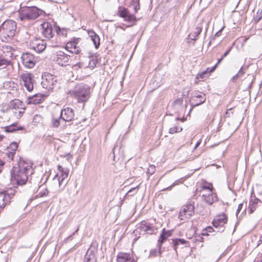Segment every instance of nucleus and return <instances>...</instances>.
Masks as SVG:
<instances>
[{"instance_id": "28", "label": "nucleus", "mask_w": 262, "mask_h": 262, "mask_svg": "<svg viewBox=\"0 0 262 262\" xmlns=\"http://www.w3.org/2000/svg\"><path fill=\"white\" fill-rule=\"evenodd\" d=\"M201 192L203 193L204 192H209L214 190L213 186L212 184L205 183L202 184L201 187Z\"/></svg>"}, {"instance_id": "56", "label": "nucleus", "mask_w": 262, "mask_h": 262, "mask_svg": "<svg viewBox=\"0 0 262 262\" xmlns=\"http://www.w3.org/2000/svg\"><path fill=\"white\" fill-rule=\"evenodd\" d=\"M6 48L7 49L8 52H11L13 49L11 46H7Z\"/></svg>"}, {"instance_id": "22", "label": "nucleus", "mask_w": 262, "mask_h": 262, "mask_svg": "<svg viewBox=\"0 0 262 262\" xmlns=\"http://www.w3.org/2000/svg\"><path fill=\"white\" fill-rule=\"evenodd\" d=\"M171 235L169 231H165V229H163L162 232L160 234V236L158 239V246L159 247V250L161 248L162 243L165 241L167 238Z\"/></svg>"}, {"instance_id": "29", "label": "nucleus", "mask_w": 262, "mask_h": 262, "mask_svg": "<svg viewBox=\"0 0 262 262\" xmlns=\"http://www.w3.org/2000/svg\"><path fill=\"white\" fill-rule=\"evenodd\" d=\"M202 32V28L201 27H197L195 29V31L192 32L189 35V36L192 40H195L197 39L198 36L200 35Z\"/></svg>"}, {"instance_id": "21", "label": "nucleus", "mask_w": 262, "mask_h": 262, "mask_svg": "<svg viewBox=\"0 0 262 262\" xmlns=\"http://www.w3.org/2000/svg\"><path fill=\"white\" fill-rule=\"evenodd\" d=\"M43 100V95L40 94H36L28 98L29 104H38Z\"/></svg>"}, {"instance_id": "54", "label": "nucleus", "mask_w": 262, "mask_h": 262, "mask_svg": "<svg viewBox=\"0 0 262 262\" xmlns=\"http://www.w3.org/2000/svg\"><path fill=\"white\" fill-rule=\"evenodd\" d=\"M4 165V162L0 159V173L2 172L3 169V166Z\"/></svg>"}, {"instance_id": "30", "label": "nucleus", "mask_w": 262, "mask_h": 262, "mask_svg": "<svg viewBox=\"0 0 262 262\" xmlns=\"http://www.w3.org/2000/svg\"><path fill=\"white\" fill-rule=\"evenodd\" d=\"M187 242L184 239L176 238L173 240V244L174 249L176 250L179 248L180 245H184L186 244Z\"/></svg>"}, {"instance_id": "31", "label": "nucleus", "mask_w": 262, "mask_h": 262, "mask_svg": "<svg viewBox=\"0 0 262 262\" xmlns=\"http://www.w3.org/2000/svg\"><path fill=\"white\" fill-rule=\"evenodd\" d=\"M245 68L244 66H242L238 73L232 78L233 81H236L238 78H241L244 75L245 73L244 71Z\"/></svg>"}, {"instance_id": "6", "label": "nucleus", "mask_w": 262, "mask_h": 262, "mask_svg": "<svg viewBox=\"0 0 262 262\" xmlns=\"http://www.w3.org/2000/svg\"><path fill=\"white\" fill-rule=\"evenodd\" d=\"M57 82L56 77L52 74L47 73L42 76L41 85L48 91L53 90Z\"/></svg>"}, {"instance_id": "24", "label": "nucleus", "mask_w": 262, "mask_h": 262, "mask_svg": "<svg viewBox=\"0 0 262 262\" xmlns=\"http://www.w3.org/2000/svg\"><path fill=\"white\" fill-rule=\"evenodd\" d=\"M10 107L12 109L24 110L23 102L19 99H14L10 102Z\"/></svg>"}, {"instance_id": "23", "label": "nucleus", "mask_w": 262, "mask_h": 262, "mask_svg": "<svg viewBox=\"0 0 262 262\" xmlns=\"http://www.w3.org/2000/svg\"><path fill=\"white\" fill-rule=\"evenodd\" d=\"M11 63V59H9L6 55H0V69H4Z\"/></svg>"}, {"instance_id": "33", "label": "nucleus", "mask_w": 262, "mask_h": 262, "mask_svg": "<svg viewBox=\"0 0 262 262\" xmlns=\"http://www.w3.org/2000/svg\"><path fill=\"white\" fill-rule=\"evenodd\" d=\"M182 130V127L180 126H176L170 128L169 133L170 134H174L175 133H180Z\"/></svg>"}, {"instance_id": "44", "label": "nucleus", "mask_w": 262, "mask_h": 262, "mask_svg": "<svg viewBox=\"0 0 262 262\" xmlns=\"http://www.w3.org/2000/svg\"><path fill=\"white\" fill-rule=\"evenodd\" d=\"M208 74H207V71H203L201 73H199L197 76H196V78L199 79V78H203L204 77H205V75Z\"/></svg>"}, {"instance_id": "59", "label": "nucleus", "mask_w": 262, "mask_h": 262, "mask_svg": "<svg viewBox=\"0 0 262 262\" xmlns=\"http://www.w3.org/2000/svg\"><path fill=\"white\" fill-rule=\"evenodd\" d=\"M58 169L59 171V172H60L61 171L65 169V168H63L61 166L58 165Z\"/></svg>"}, {"instance_id": "50", "label": "nucleus", "mask_w": 262, "mask_h": 262, "mask_svg": "<svg viewBox=\"0 0 262 262\" xmlns=\"http://www.w3.org/2000/svg\"><path fill=\"white\" fill-rule=\"evenodd\" d=\"M157 252H157V250L156 249H152L150 252L149 256H155L156 255H157Z\"/></svg>"}, {"instance_id": "8", "label": "nucleus", "mask_w": 262, "mask_h": 262, "mask_svg": "<svg viewBox=\"0 0 262 262\" xmlns=\"http://www.w3.org/2000/svg\"><path fill=\"white\" fill-rule=\"evenodd\" d=\"M193 204V203L190 202L182 207L179 215V218L181 220L188 219L194 214V207Z\"/></svg>"}, {"instance_id": "51", "label": "nucleus", "mask_w": 262, "mask_h": 262, "mask_svg": "<svg viewBox=\"0 0 262 262\" xmlns=\"http://www.w3.org/2000/svg\"><path fill=\"white\" fill-rule=\"evenodd\" d=\"M222 29H221L215 34L214 36L212 37V39H215L216 37H219L221 35Z\"/></svg>"}, {"instance_id": "7", "label": "nucleus", "mask_w": 262, "mask_h": 262, "mask_svg": "<svg viewBox=\"0 0 262 262\" xmlns=\"http://www.w3.org/2000/svg\"><path fill=\"white\" fill-rule=\"evenodd\" d=\"M138 229H139L140 234H152L157 230L158 228L152 223L143 221L139 224Z\"/></svg>"}, {"instance_id": "37", "label": "nucleus", "mask_w": 262, "mask_h": 262, "mask_svg": "<svg viewBox=\"0 0 262 262\" xmlns=\"http://www.w3.org/2000/svg\"><path fill=\"white\" fill-rule=\"evenodd\" d=\"M138 188H139V186H137L136 187H134V188H131L127 192V193H126V195H130V196L134 195L135 194H136L137 192Z\"/></svg>"}, {"instance_id": "12", "label": "nucleus", "mask_w": 262, "mask_h": 262, "mask_svg": "<svg viewBox=\"0 0 262 262\" xmlns=\"http://www.w3.org/2000/svg\"><path fill=\"white\" fill-rule=\"evenodd\" d=\"M20 79L27 90L29 92L32 91L35 82L34 76L30 73H23L20 75Z\"/></svg>"}, {"instance_id": "25", "label": "nucleus", "mask_w": 262, "mask_h": 262, "mask_svg": "<svg viewBox=\"0 0 262 262\" xmlns=\"http://www.w3.org/2000/svg\"><path fill=\"white\" fill-rule=\"evenodd\" d=\"M15 190L13 188H9L6 191L2 192V193L5 194V198L6 201L8 203V204L10 202V200L13 198L14 195L15 194Z\"/></svg>"}, {"instance_id": "43", "label": "nucleus", "mask_w": 262, "mask_h": 262, "mask_svg": "<svg viewBox=\"0 0 262 262\" xmlns=\"http://www.w3.org/2000/svg\"><path fill=\"white\" fill-rule=\"evenodd\" d=\"M15 153L10 150H8L7 152H6V155H7L8 158H9L11 160H13L14 156Z\"/></svg>"}, {"instance_id": "45", "label": "nucleus", "mask_w": 262, "mask_h": 262, "mask_svg": "<svg viewBox=\"0 0 262 262\" xmlns=\"http://www.w3.org/2000/svg\"><path fill=\"white\" fill-rule=\"evenodd\" d=\"M261 17H262V11H260V12L259 13H257V16L255 18V21L257 23H258L261 19Z\"/></svg>"}, {"instance_id": "15", "label": "nucleus", "mask_w": 262, "mask_h": 262, "mask_svg": "<svg viewBox=\"0 0 262 262\" xmlns=\"http://www.w3.org/2000/svg\"><path fill=\"white\" fill-rule=\"evenodd\" d=\"M202 200L209 205L217 202L218 197L215 190L202 193Z\"/></svg>"}, {"instance_id": "32", "label": "nucleus", "mask_w": 262, "mask_h": 262, "mask_svg": "<svg viewBox=\"0 0 262 262\" xmlns=\"http://www.w3.org/2000/svg\"><path fill=\"white\" fill-rule=\"evenodd\" d=\"M84 262H96V260L93 254L88 255L86 254L84 257Z\"/></svg>"}, {"instance_id": "9", "label": "nucleus", "mask_w": 262, "mask_h": 262, "mask_svg": "<svg viewBox=\"0 0 262 262\" xmlns=\"http://www.w3.org/2000/svg\"><path fill=\"white\" fill-rule=\"evenodd\" d=\"M46 42L43 39L35 37H32V38H30V48L37 53H41L46 48Z\"/></svg>"}, {"instance_id": "11", "label": "nucleus", "mask_w": 262, "mask_h": 262, "mask_svg": "<svg viewBox=\"0 0 262 262\" xmlns=\"http://www.w3.org/2000/svg\"><path fill=\"white\" fill-rule=\"evenodd\" d=\"M70 56L61 51H57L53 57V60L61 66L69 64Z\"/></svg>"}, {"instance_id": "27", "label": "nucleus", "mask_w": 262, "mask_h": 262, "mask_svg": "<svg viewBox=\"0 0 262 262\" xmlns=\"http://www.w3.org/2000/svg\"><path fill=\"white\" fill-rule=\"evenodd\" d=\"M16 125V123H13L10 125L5 126L4 127L5 131L7 133H11L23 129L22 127H17Z\"/></svg>"}, {"instance_id": "36", "label": "nucleus", "mask_w": 262, "mask_h": 262, "mask_svg": "<svg viewBox=\"0 0 262 262\" xmlns=\"http://www.w3.org/2000/svg\"><path fill=\"white\" fill-rule=\"evenodd\" d=\"M89 66L92 69L94 68L97 63V60L96 57H92V58L89 60Z\"/></svg>"}, {"instance_id": "34", "label": "nucleus", "mask_w": 262, "mask_h": 262, "mask_svg": "<svg viewBox=\"0 0 262 262\" xmlns=\"http://www.w3.org/2000/svg\"><path fill=\"white\" fill-rule=\"evenodd\" d=\"M184 181V179L183 178L179 179L177 180H176L171 186L169 187L164 189L163 190H171V189L174 186L178 185L181 183H182Z\"/></svg>"}, {"instance_id": "58", "label": "nucleus", "mask_w": 262, "mask_h": 262, "mask_svg": "<svg viewBox=\"0 0 262 262\" xmlns=\"http://www.w3.org/2000/svg\"><path fill=\"white\" fill-rule=\"evenodd\" d=\"M24 113L23 111L21 110H19L18 111V115L17 116V117H20L22 115V114Z\"/></svg>"}, {"instance_id": "48", "label": "nucleus", "mask_w": 262, "mask_h": 262, "mask_svg": "<svg viewBox=\"0 0 262 262\" xmlns=\"http://www.w3.org/2000/svg\"><path fill=\"white\" fill-rule=\"evenodd\" d=\"M249 203L257 206L258 203H261V201L259 199L255 198L253 200H251Z\"/></svg>"}, {"instance_id": "39", "label": "nucleus", "mask_w": 262, "mask_h": 262, "mask_svg": "<svg viewBox=\"0 0 262 262\" xmlns=\"http://www.w3.org/2000/svg\"><path fill=\"white\" fill-rule=\"evenodd\" d=\"M156 171V166L154 165H150L147 170V173L150 175L153 174Z\"/></svg>"}, {"instance_id": "17", "label": "nucleus", "mask_w": 262, "mask_h": 262, "mask_svg": "<svg viewBox=\"0 0 262 262\" xmlns=\"http://www.w3.org/2000/svg\"><path fill=\"white\" fill-rule=\"evenodd\" d=\"M61 118L64 121H72L74 117V113L72 108L67 107L62 110L60 113Z\"/></svg>"}, {"instance_id": "19", "label": "nucleus", "mask_w": 262, "mask_h": 262, "mask_svg": "<svg viewBox=\"0 0 262 262\" xmlns=\"http://www.w3.org/2000/svg\"><path fill=\"white\" fill-rule=\"evenodd\" d=\"M205 100V95L202 93L198 95H194L191 100V103L194 106H198L204 103Z\"/></svg>"}, {"instance_id": "20", "label": "nucleus", "mask_w": 262, "mask_h": 262, "mask_svg": "<svg viewBox=\"0 0 262 262\" xmlns=\"http://www.w3.org/2000/svg\"><path fill=\"white\" fill-rule=\"evenodd\" d=\"M88 33L93 42L95 48L98 49L100 45L99 36L92 29L88 30Z\"/></svg>"}, {"instance_id": "38", "label": "nucleus", "mask_w": 262, "mask_h": 262, "mask_svg": "<svg viewBox=\"0 0 262 262\" xmlns=\"http://www.w3.org/2000/svg\"><path fill=\"white\" fill-rule=\"evenodd\" d=\"M214 231L213 228L211 226H208L206 227L205 229L203 230L202 234L204 235H208V233H211Z\"/></svg>"}, {"instance_id": "55", "label": "nucleus", "mask_w": 262, "mask_h": 262, "mask_svg": "<svg viewBox=\"0 0 262 262\" xmlns=\"http://www.w3.org/2000/svg\"><path fill=\"white\" fill-rule=\"evenodd\" d=\"M182 102H183V100L182 99H178L177 100H176L175 101H174V103L175 104H181L182 103Z\"/></svg>"}, {"instance_id": "35", "label": "nucleus", "mask_w": 262, "mask_h": 262, "mask_svg": "<svg viewBox=\"0 0 262 262\" xmlns=\"http://www.w3.org/2000/svg\"><path fill=\"white\" fill-rule=\"evenodd\" d=\"M17 147V144L16 142H12L9 145V146L8 147L7 150H10L15 153Z\"/></svg>"}, {"instance_id": "13", "label": "nucleus", "mask_w": 262, "mask_h": 262, "mask_svg": "<svg viewBox=\"0 0 262 262\" xmlns=\"http://www.w3.org/2000/svg\"><path fill=\"white\" fill-rule=\"evenodd\" d=\"M80 40L81 38H73L72 40L67 42L65 49L72 53L76 54H79L81 51L79 46V43Z\"/></svg>"}, {"instance_id": "62", "label": "nucleus", "mask_w": 262, "mask_h": 262, "mask_svg": "<svg viewBox=\"0 0 262 262\" xmlns=\"http://www.w3.org/2000/svg\"><path fill=\"white\" fill-rule=\"evenodd\" d=\"M200 142H197V143H196V144L195 145L194 149L198 147V146L200 145Z\"/></svg>"}, {"instance_id": "57", "label": "nucleus", "mask_w": 262, "mask_h": 262, "mask_svg": "<svg viewBox=\"0 0 262 262\" xmlns=\"http://www.w3.org/2000/svg\"><path fill=\"white\" fill-rule=\"evenodd\" d=\"M59 32H61V34L66 35L67 33V31L64 29H62L61 30H59Z\"/></svg>"}, {"instance_id": "41", "label": "nucleus", "mask_w": 262, "mask_h": 262, "mask_svg": "<svg viewBox=\"0 0 262 262\" xmlns=\"http://www.w3.org/2000/svg\"><path fill=\"white\" fill-rule=\"evenodd\" d=\"M60 118L59 119H56V118H53L52 119V125L53 127H57L60 124Z\"/></svg>"}, {"instance_id": "63", "label": "nucleus", "mask_w": 262, "mask_h": 262, "mask_svg": "<svg viewBox=\"0 0 262 262\" xmlns=\"http://www.w3.org/2000/svg\"><path fill=\"white\" fill-rule=\"evenodd\" d=\"M211 69V68H208L205 71H207V74H210L211 72H210V70Z\"/></svg>"}, {"instance_id": "60", "label": "nucleus", "mask_w": 262, "mask_h": 262, "mask_svg": "<svg viewBox=\"0 0 262 262\" xmlns=\"http://www.w3.org/2000/svg\"><path fill=\"white\" fill-rule=\"evenodd\" d=\"M228 54V52H225L224 54L222 55V59H224L226 56Z\"/></svg>"}, {"instance_id": "2", "label": "nucleus", "mask_w": 262, "mask_h": 262, "mask_svg": "<svg viewBox=\"0 0 262 262\" xmlns=\"http://www.w3.org/2000/svg\"><path fill=\"white\" fill-rule=\"evenodd\" d=\"M92 93L90 85L84 83L77 84L74 89L69 91V95L77 100L79 103H85L89 99Z\"/></svg>"}, {"instance_id": "3", "label": "nucleus", "mask_w": 262, "mask_h": 262, "mask_svg": "<svg viewBox=\"0 0 262 262\" xmlns=\"http://www.w3.org/2000/svg\"><path fill=\"white\" fill-rule=\"evenodd\" d=\"M16 29V24L13 20L5 21L0 26V37L4 42L11 40L14 36Z\"/></svg>"}, {"instance_id": "40", "label": "nucleus", "mask_w": 262, "mask_h": 262, "mask_svg": "<svg viewBox=\"0 0 262 262\" xmlns=\"http://www.w3.org/2000/svg\"><path fill=\"white\" fill-rule=\"evenodd\" d=\"M88 66L84 64L83 63L79 62L73 66V68L75 70H77L78 68H86Z\"/></svg>"}, {"instance_id": "4", "label": "nucleus", "mask_w": 262, "mask_h": 262, "mask_svg": "<svg viewBox=\"0 0 262 262\" xmlns=\"http://www.w3.org/2000/svg\"><path fill=\"white\" fill-rule=\"evenodd\" d=\"M42 11L36 7H23L18 11V14L21 20H34L42 13Z\"/></svg>"}, {"instance_id": "18", "label": "nucleus", "mask_w": 262, "mask_h": 262, "mask_svg": "<svg viewBox=\"0 0 262 262\" xmlns=\"http://www.w3.org/2000/svg\"><path fill=\"white\" fill-rule=\"evenodd\" d=\"M42 34L47 38H51L53 37V28L52 25L48 22H44L42 25Z\"/></svg>"}, {"instance_id": "47", "label": "nucleus", "mask_w": 262, "mask_h": 262, "mask_svg": "<svg viewBox=\"0 0 262 262\" xmlns=\"http://www.w3.org/2000/svg\"><path fill=\"white\" fill-rule=\"evenodd\" d=\"M223 59H222V57L220 59H219L217 62L216 63V64H215L213 67H212L211 68V69L210 70L209 72H213L215 70V69H216L217 66L223 60Z\"/></svg>"}, {"instance_id": "16", "label": "nucleus", "mask_w": 262, "mask_h": 262, "mask_svg": "<svg viewBox=\"0 0 262 262\" xmlns=\"http://www.w3.org/2000/svg\"><path fill=\"white\" fill-rule=\"evenodd\" d=\"M69 174V170L67 169L61 171L60 172V176L58 174L55 176L53 179V181L55 183H58L59 187H64L68 183V176Z\"/></svg>"}, {"instance_id": "53", "label": "nucleus", "mask_w": 262, "mask_h": 262, "mask_svg": "<svg viewBox=\"0 0 262 262\" xmlns=\"http://www.w3.org/2000/svg\"><path fill=\"white\" fill-rule=\"evenodd\" d=\"M127 262H136L134 259L133 255L130 254V259L127 260Z\"/></svg>"}, {"instance_id": "46", "label": "nucleus", "mask_w": 262, "mask_h": 262, "mask_svg": "<svg viewBox=\"0 0 262 262\" xmlns=\"http://www.w3.org/2000/svg\"><path fill=\"white\" fill-rule=\"evenodd\" d=\"M134 9L135 13H137L138 10L140 9L139 3L138 2L137 3H135L133 4Z\"/></svg>"}, {"instance_id": "42", "label": "nucleus", "mask_w": 262, "mask_h": 262, "mask_svg": "<svg viewBox=\"0 0 262 262\" xmlns=\"http://www.w3.org/2000/svg\"><path fill=\"white\" fill-rule=\"evenodd\" d=\"M257 206L251 203H249V213L251 214L254 212L256 210Z\"/></svg>"}, {"instance_id": "10", "label": "nucleus", "mask_w": 262, "mask_h": 262, "mask_svg": "<svg viewBox=\"0 0 262 262\" xmlns=\"http://www.w3.org/2000/svg\"><path fill=\"white\" fill-rule=\"evenodd\" d=\"M21 59L24 66L28 69L33 68L37 61L36 57L33 54L28 52L23 53L21 55Z\"/></svg>"}, {"instance_id": "52", "label": "nucleus", "mask_w": 262, "mask_h": 262, "mask_svg": "<svg viewBox=\"0 0 262 262\" xmlns=\"http://www.w3.org/2000/svg\"><path fill=\"white\" fill-rule=\"evenodd\" d=\"M243 206V203H241L238 205V208H237V209L236 212V214L237 215L239 213V212H240L241 209H242Z\"/></svg>"}, {"instance_id": "14", "label": "nucleus", "mask_w": 262, "mask_h": 262, "mask_svg": "<svg viewBox=\"0 0 262 262\" xmlns=\"http://www.w3.org/2000/svg\"><path fill=\"white\" fill-rule=\"evenodd\" d=\"M118 13L120 17L123 18L124 20L129 23L130 26L135 24L137 20L135 16L130 14L127 9L120 7Z\"/></svg>"}, {"instance_id": "64", "label": "nucleus", "mask_w": 262, "mask_h": 262, "mask_svg": "<svg viewBox=\"0 0 262 262\" xmlns=\"http://www.w3.org/2000/svg\"><path fill=\"white\" fill-rule=\"evenodd\" d=\"M231 48H232V47H230V48H229V49L226 51V52H228V54H229V52H230V51H231Z\"/></svg>"}, {"instance_id": "5", "label": "nucleus", "mask_w": 262, "mask_h": 262, "mask_svg": "<svg viewBox=\"0 0 262 262\" xmlns=\"http://www.w3.org/2000/svg\"><path fill=\"white\" fill-rule=\"evenodd\" d=\"M228 218L226 214L223 213L215 216L212 221L213 226L217 229V232H222L225 229V225L227 223Z\"/></svg>"}, {"instance_id": "26", "label": "nucleus", "mask_w": 262, "mask_h": 262, "mask_svg": "<svg viewBox=\"0 0 262 262\" xmlns=\"http://www.w3.org/2000/svg\"><path fill=\"white\" fill-rule=\"evenodd\" d=\"M130 259V254L123 252H119L117 255V262H127Z\"/></svg>"}, {"instance_id": "49", "label": "nucleus", "mask_w": 262, "mask_h": 262, "mask_svg": "<svg viewBox=\"0 0 262 262\" xmlns=\"http://www.w3.org/2000/svg\"><path fill=\"white\" fill-rule=\"evenodd\" d=\"M48 193V191L47 189H45L43 191H41L39 193L41 197L46 196Z\"/></svg>"}, {"instance_id": "61", "label": "nucleus", "mask_w": 262, "mask_h": 262, "mask_svg": "<svg viewBox=\"0 0 262 262\" xmlns=\"http://www.w3.org/2000/svg\"><path fill=\"white\" fill-rule=\"evenodd\" d=\"M79 229V225H78V226H77V228L76 230H75V231L73 233V234H72V235H73V234H74L75 233L77 232L78 231Z\"/></svg>"}, {"instance_id": "1", "label": "nucleus", "mask_w": 262, "mask_h": 262, "mask_svg": "<svg viewBox=\"0 0 262 262\" xmlns=\"http://www.w3.org/2000/svg\"><path fill=\"white\" fill-rule=\"evenodd\" d=\"M32 163L20 160L18 166L11 170V182L13 185H23L26 183L28 176L33 174Z\"/></svg>"}]
</instances>
